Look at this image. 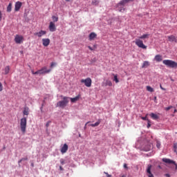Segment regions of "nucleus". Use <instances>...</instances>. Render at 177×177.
Wrapping results in <instances>:
<instances>
[{
    "label": "nucleus",
    "mask_w": 177,
    "mask_h": 177,
    "mask_svg": "<svg viewBox=\"0 0 177 177\" xmlns=\"http://www.w3.org/2000/svg\"><path fill=\"white\" fill-rule=\"evenodd\" d=\"M139 38L140 39H136V45H137V46H138V48H141L142 49H147V46H145L143 44V41H142L140 39H146V38H149V35L148 34L142 35Z\"/></svg>",
    "instance_id": "f257e3e1"
},
{
    "label": "nucleus",
    "mask_w": 177,
    "mask_h": 177,
    "mask_svg": "<svg viewBox=\"0 0 177 177\" xmlns=\"http://www.w3.org/2000/svg\"><path fill=\"white\" fill-rule=\"evenodd\" d=\"M60 97L62 99V100L57 103L56 107H60L61 109H64V107H66L70 102V97L60 95Z\"/></svg>",
    "instance_id": "f03ea898"
},
{
    "label": "nucleus",
    "mask_w": 177,
    "mask_h": 177,
    "mask_svg": "<svg viewBox=\"0 0 177 177\" xmlns=\"http://www.w3.org/2000/svg\"><path fill=\"white\" fill-rule=\"evenodd\" d=\"M163 64L170 68H177V62L171 59H165L162 61Z\"/></svg>",
    "instance_id": "7ed1b4c3"
},
{
    "label": "nucleus",
    "mask_w": 177,
    "mask_h": 177,
    "mask_svg": "<svg viewBox=\"0 0 177 177\" xmlns=\"http://www.w3.org/2000/svg\"><path fill=\"white\" fill-rule=\"evenodd\" d=\"M20 127L22 133H26V129H27V118H22L20 122Z\"/></svg>",
    "instance_id": "20e7f679"
},
{
    "label": "nucleus",
    "mask_w": 177,
    "mask_h": 177,
    "mask_svg": "<svg viewBox=\"0 0 177 177\" xmlns=\"http://www.w3.org/2000/svg\"><path fill=\"white\" fill-rule=\"evenodd\" d=\"M82 84H84L85 86L87 88H91L92 86V79L91 77H87L86 79H82L80 80Z\"/></svg>",
    "instance_id": "39448f33"
},
{
    "label": "nucleus",
    "mask_w": 177,
    "mask_h": 177,
    "mask_svg": "<svg viewBox=\"0 0 177 177\" xmlns=\"http://www.w3.org/2000/svg\"><path fill=\"white\" fill-rule=\"evenodd\" d=\"M151 168H153V165H148L146 169V174L148 177H154V175L151 172Z\"/></svg>",
    "instance_id": "423d86ee"
},
{
    "label": "nucleus",
    "mask_w": 177,
    "mask_h": 177,
    "mask_svg": "<svg viewBox=\"0 0 177 177\" xmlns=\"http://www.w3.org/2000/svg\"><path fill=\"white\" fill-rule=\"evenodd\" d=\"M162 160L163 161V162H165L166 164H174L176 167L175 169H176V171H177V164H176V162H175V161H174L171 159L166 158H163L162 159Z\"/></svg>",
    "instance_id": "0eeeda50"
},
{
    "label": "nucleus",
    "mask_w": 177,
    "mask_h": 177,
    "mask_svg": "<svg viewBox=\"0 0 177 177\" xmlns=\"http://www.w3.org/2000/svg\"><path fill=\"white\" fill-rule=\"evenodd\" d=\"M40 75H43V74H49V73H50V71H52V70L50 69H48V68L46 66H44L43 68H41L40 70Z\"/></svg>",
    "instance_id": "6e6552de"
},
{
    "label": "nucleus",
    "mask_w": 177,
    "mask_h": 177,
    "mask_svg": "<svg viewBox=\"0 0 177 177\" xmlns=\"http://www.w3.org/2000/svg\"><path fill=\"white\" fill-rule=\"evenodd\" d=\"M153 149V144L150 142H147L144 147V151H150Z\"/></svg>",
    "instance_id": "1a4fd4ad"
},
{
    "label": "nucleus",
    "mask_w": 177,
    "mask_h": 177,
    "mask_svg": "<svg viewBox=\"0 0 177 177\" xmlns=\"http://www.w3.org/2000/svg\"><path fill=\"white\" fill-rule=\"evenodd\" d=\"M15 41L16 44H21V42H23V36L17 35L15 36Z\"/></svg>",
    "instance_id": "9d476101"
},
{
    "label": "nucleus",
    "mask_w": 177,
    "mask_h": 177,
    "mask_svg": "<svg viewBox=\"0 0 177 177\" xmlns=\"http://www.w3.org/2000/svg\"><path fill=\"white\" fill-rule=\"evenodd\" d=\"M48 28L51 32L56 31V26L55 25V23L52 22V21L50 22Z\"/></svg>",
    "instance_id": "9b49d317"
},
{
    "label": "nucleus",
    "mask_w": 177,
    "mask_h": 177,
    "mask_svg": "<svg viewBox=\"0 0 177 177\" xmlns=\"http://www.w3.org/2000/svg\"><path fill=\"white\" fill-rule=\"evenodd\" d=\"M134 0H122L118 4V6L121 5L122 6H124L126 3H129V2H133Z\"/></svg>",
    "instance_id": "f8f14e48"
},
{
    "label": "nucleus",
    "mask_w": 177,
    "mask_h": 177,
    "mask_svg": "<svg viewBox=\"0 0 177 177\" xmlns=\"http://www.w3.org/2000/svg\"><path fill=\"white\" fill-rule=\"evenodd\" d=\"M21 2L17 1L15 3V12H19L20 10V8H21Z\"/></svg>",
    "instance_id": "ddd939ff"
},
{
    "label": "nucleus",
    "mask_w": 177,
    "mask_h": 177,
    "mask_svg": "<svg viewBox=\"0 0 177 177\" xmlns=\"http://www.w3.org/2000/svg\"><path fill=\"white\" fill-rule=\"evenodd\" d=\"M67 150H68V145H67V144H64L61 148V153L64 154V153H67Z\"/></svg>",
    "instance_id": "4468645a"
},
{
    "label": "nucleus",
    "mask_w": 177,
    "mask_h": 177,
    "mask_svg": "<svg viewBox=\"0 0 177 177\" xmlns=\"http://www.w3.org/2000/svg\"><path fill=\"white\" fill-rule=\"evenodd\" d=\"M43 46H49L50 44V39H42Z\"/></svg>",
    "instance_id": "2eb2a0df"
},
{
    "label": "nucleus",
    "mask_w": 177,
    "mask_h": 177,
    "mask_svg": "<svg viewBox=\"0 0 177 177\" xmlns=\"http://www.w3.org/2000/svg\"><path fill=\"white\" fill-rule=\"evenodd\" d=\"M46 35V31L45 30H40L39 32L35 33V35H37V37H39V38H41V37H42L43 35Z\"/></svg>",
    "instance_id": "dca6fc26"
},
{
    "label": "nucleus",
    "mask_w": 177,
    "mask_h": 177,
    "mask_svg": "<svg viewBox=\"0 0 177 177\" xmlns=\"http://www.w3.org/2000/svg\"><path fill=\"white\" fill-rule=\"evenodd\" d=\"M96 37H97V35H96V33L95 32H91L89 36H88V38H89V41H93V39H95V38H96Z\"/></svg>",
    "instance_id": "f3484780"
},
{
    "label": "nucleus",
    "mask_w": 177,
    "mask_h": 177,
    "mask_svg": "<svg viewBox=\"0 0 177 177\" xmlns=\"http://www.w3.org/2000/svg\"><path fill=\"white\" fill-rule=\"evenodd\" d=\"M168 39L170 42H176V37L174 35L168 36Z\"/></svg>",
    "instance_id": "a211bd4d"
},
{
    "label": "nucleus",
    "mask_w": 177,
    "mask_h": 177,
    "mask_svg": "<svg viewBox=\"0 0 177 177\" xmlns=\"http://www.w3.org/2000/svg\"><path fill=\"white\" fill-rule=\"evenodd\" d=\"M149 66H150V62L149 61H145L142 65V68H147Z\"/></svg>",
    "instance_id": "6ab92c4d"
},
{
    "label": "nucleus",
    "mask_w": 177,
    "mask_h": 177,
    "mask_svg": "<svg viewBox=\"0 0 177 177\" xmlns=\"http://www.w3.org/2000/svg\"><path fill=\"white\" fill-rule=\"evenodd\" d=\"M69 100H71V102L72 103H75V102H77V100H80V95L76 96L75 97L73 98H70Z\"/></svg>",
    "instance_id": "aec40b11"
},
{
    "label": "nucleus",
    "mask_w": 177,
    "mask_h": 177,
    "mask_svg": "<svg viewBox=\"0 0 177 177\" xmlns=\"http://www.w3.org/2000/svg\"><path fill=\"white\" fill-rule=\"evenodd\" d=\"M150 117L151 118H152V120H158V116L157 114L154 113H150Z\"/></svg>",
    "instance_id": "412c9836"
},
{
    "label": "nucleus",
    "mask_w": 177,
    "mask_h": 177,
    "mask_svg": "<svg viewBox=\"0 0 177 177\" xmlns=\"http://www.w3.org/2000/svg\"><path fill=\"white\" fill-rule=\"evenodd\" d=\"M155 60L156 62H162V57L160 55H157L155 56Z\"/></svg>",
    "instance_id": "4be33fe9"
},
{
    "label": "nucleus",
    "mask_w": 177,
    "mask_h": 177,
    "mask_svg": "<svg viewBox=\"0 0 177 177\" xmlns=\"http://www.w3.org/2000/svg\"><path fill=\"white\" fill-rule=\"evenodd\" d=\"M105 86H113V82L111 80H106Z\"/></svg>",
    "instance_id": "5701e85b"
},
{
    "label": "nucleus",
    "mask_w": 177,
    "mask_h": 177,
    "mask_svg": "<svg viewBox=\"0 0 177 177\" xmlns=\"http://www.w3.org/2000/svg\"><path fill=\"white\" fill-rule=\"evenodd\" d=\"M4 71H5L4 73L5 75H7L9 71H10V66H6V68H4Z\"/></svg>",
    "instance_id": "b1692460"
},
{
    "label": "nucleus",
    "mask_w": 177,
    "mask_h": 177,
    "mask_svg": "<svg viewBox=\"0 0 177 177\" xmlns=\"http://www.w3.org/2000/svg\"><path fill=\"white\" fill-rule=\"evenodd\" d=\"M113 81L115 82V84H118V82H120V80H118V75H114V74H113Z\"/></svg>",
    "instance_id": "393cba45"
},
{
    "label": "nucleus",
    "mask_w": 177,
    "mask_h": 177,
    "mask_svg": "<svg viewBox=\"0 0 177 177\" xmlns=\"http://www.w3.org/2000/svg\"><path fill=\"white\" fill-rule=\"evenodd\" d=\"M100 122H101L100 120H98L97 122H96L95 124H91V127H99V125H100Z\"/></svg>",
    "instance_id": "a878e982"
},
{
    "label": "nucleus",
    "mask_w": 177,
    "mask_h": 177,
    "mask_svg": "<svg viewBox=\"0 0 177 177\" xmlns=\"http://www.w3.org/2000/svg\"><path fill=\"white\" fill-rule=\"evenodd\" d=\"M7 12L10 13L12 12V3H10L7 7Z\"/></svg>",
    "instance_id": "bb28decb"
},
{
    "label": "nucleus",
    "mask_w": 177,
    "mask_h": 177,
    "mask_svg": "<svg viewBox=\"0 0 177 177\" xmlns=\"http://www.w3.org/2000/svg\"><path fill=\"white\" fill-rule=\"evenodd\" d=\"M147 91H148V92H154V88H153L151 86H147Z\"/></svg>",
    "instance_id": "cd10ccee"
},
{
    "label": "nucleus",
    "mask_w": 177,
    "mask_h": 177,
    "mask_svg": "<svg viewBox=\"0 0 177 177\" xmlns=\"http://www.w3.org/2000/svg\"><path fill=\"white\" fill-rule=\"evenodd\" d=\"M24 115H28V108L24 109Z\"/></svg>",
    "instance_id": "c85d7f7f"
},
{
    "label": "nucleus",
    "mask_w": 177,
    "mask_h": 177,
    "mask_svg": "<svg viewBox=\"0 0 177 177\" xmlns=\"http://www.w3.org/2000/svg\"><path fill=\"white\" fill-rule=\"evenodd\" d=\"M92 5H99V1L97 0H93L92 2H91Z\"/></svg>",
    "instance_id": "c756f323"
},
{
    "label": "nucleus",
    "mask_w": 177,
    "mask_h": 177,
    "mask_svg": "<svg viewBox=\"0 0 177 177\" xmlns=\"http://www.w3.org/2000/svg\"><path fill=\"white\" fill-rule=\"evenodd\" d=\"M52 19H53L54 22L59 21V17H57L56 16H53Z\"/></svg>",
    "instance_id": "7c9ffc66"
},
{
    "label": "nucleus",
    "mask_w": 177,
    "mask_h": 177,
    "mask_svg": "<svg viewBox=\"0 0 177 177\" xmlns=\"http://www.w3.org/2000/svg\"><path fill=\"white\" fill-rule=\"evenodd\" d=\"M156 147L158 149H160L161 147V142H160L159 141L156 142Z\"/></svg>",
    "instance_id": "2f4dec72"
},
{
    "label": "nucleus",
    "mask_w": 177,
    "mask_h": 177,
    "mask_svg": "<svg viewBox=\"0 0 177 177\" xmlns=\"http://www.w3.org/2000/svg\"><path fill=\"white\" fill-rule=\"evenodd\" d=\"M147 115H149V114H147L145 117H141V119L143 120L144 121H147V120H149L147 118Z\"/></svg>",
    "instance_id": "473e14b6"
},
{
    "label": "nucleus",
    "mask_w": 177,
    "mask_h": 177,
    "mask_svg": "<svg viewBox=\"0 0 177 177\" xmlns=\"http://www.w3.org/2000/svg\"><path fill=\"white\" fill-rule=\"evenodd\" d=\"M150 123V120H147V128H150L151 127V124Z\"/></svg>",
    "instance_id": "72a5a7b5"
},
{
    "label": "nucleus",
    "mask_w": 177,
    "mask_h": 177,
    "mask_svg": "<svg viewBox=\"0 0 177 177\" xmlns=\"http://www.w3.org/2000/svg\"><path fill=\"white\" fill-rule=\"evenodd\" d=\"M3 91V85H2V83L0 82V92H2Z\"/></svg>",
    "instance_id": "f704fd0d"
},
{
    "label": "nucleus",
    "mask_w": 177,
    "mask_h": 177,
    "mask_svg": "<svg viewBox=\"0 0 177 177\" xmlns=\"http://www.w3.org/2000/svg\"><path fill=\"white\" fill-rule=\"evenodd\" d=\"M54 66H56V62H52L50 64L51 68H53Z\"/></svg>",
    "instance_id": "c9c22d12"
},
{
    "label": "nucleus",
    "mask_w": 177,
    "mask_h": 177,
    "mask_svg": "<svg viewBox=\"0 0 177 177\" xmlns=\"http://www.w3.org/2000/svg\"><path fill=\"white\" fill-rule=\"evenodd\" d=\"M174 147L175 149V151H176V149H177V143H174Z\"/></svg>",
    "instance_id": "e433bc0d"
},
{
    "label": "nucleus",
    "mask_w": 177,
    "mask_h": 177,
    "mask_svg": "<svg viewBox=\"0 0 177 177\" xmlns=\"http://www.w3.org/2000/svg\"><path fill=\"white\" fill-rule=\"evenodd\" d=\"M104 174H105V175H106V177H111V175L109 174V173L104 171Z\"/></svg>",
    "instance_id": "4c0bfd02"
},
{
    "label": "nucleus",
    "mask_w": 177,
    "mask_h": 177,
    "mask_svg": "<svg viewBox=\"0 0 177 177\" xmlns=\"http://www.w3.org/2000/svg\"><path fill=\"white\" fill-rule=\"evenodd\" d=\"M38 74H41V72H40L39 70L36 71V72H35V73H34V75H38Z\"/></svg>",
    "instance_id": "58836bf2"
},
{
    "label": "nucleus",
    "mask_w": 177,
    "mask_h": 177,
    "mask_svg": "<svg viewBox=\"0 0 177 177\" xmlns=\"http://www.w3.org/2000/svg\"><path fill=\"white\" fill-rule=\"evenodd\" d=\"M60 162H61L62 165H64V160L61 159Z\"/></svg>",
    "instance_id": "ea45409f"
},
{
    "label": "nucleus",
    "mask_w": 177,
    "mask_h": 177,
    "mask_svg": "<svg viewBox=\"0 0 177 177\" xmlns=\"http://www.w3.org/2000/svg\"><path fill=\"white\" fill-rule=\"evenodd\" d=\"M125 11V8H122L119 10V12H124Z\"/></svg>",
    "instance_id": "a19ab883"
},
{
    "label": "nucleus",
    "mask_w": 177,
    "mask_h": 177,
    "mask_svg": "<svg viewBox=\"0 0 177 177\" xmlns=\"http://www.w3.org/2000/svg\"><path fill=\"white\" fill-rule=\"evenodd\" d=\"M2 21V12L0 10V21Z\"/></svg>",
    "instance_id": "79ce46f5"
},
{
    "label": "nucleus",
    "mask_w": 177,
    "mask_h": 177,
    "mask_svg": "<svg viewBox=\"0 0 177 177\" xmlns=\"http://www.w3.org/2000/svg\"><path fill=\"white\" fill-rule=\"evenodd\" d=\"M22 161H27V160H28V158L26 157V158H21Z\"/></svg>",
    "instance_id": "37998d69"
},
{
    "label": "nucleus",
    "mask_w": 177,
    "mask_h": 177,
    "mask_svg": "<svg viewBox=\"0 0 177 177\" xmlns=\"http://www.w3.org/2000/svg\"><path fill=\"white\" fill-rule=\"evenodd\" d=\"M124 168H125L126 169H128V165H127V163L124 164Z\"/></svg>",
    "instance_id": "c03bdc74"
},
{
    "label": "nucleus",
    "mask_w": 177,
    "mask_h": 177,
    "mask_svg": "<svg viewBox=\"0 0 177 177\" xmlns=\"http://www.w3.org/2000/svg\"><path fill=\"white\" fill-rule=\"evenodd\" d=\"M160 88L162 89V91H165V88H164L161 84L160 85Z\"/></svg>",
    "instance_id": "a18cd8bd"
},
{
    "label": "nucleus",
    "mask_w": 177,
    "mask_h": 177,
    "mask_svg": "<svg viewBox=\"0 0 177 177\" xmlns=\"http://www.w3.org/2000/svg\"><path fill=\"white\" fill-rule=\"evenodd\" d=\"M171 108L172 106H168L167 108H166L167 111H168L169 110H171Z\"/></svg>",
    "instance_id": "49530a36"
},
{
    "label": "nucleus",
    "mask_w": 177,
    "mask_h": 177,
    "mask_svg": "<svg viewBox=\"0 0 177 177\" xmlns=\"http://www.w3.org/2000/svg\"><path fill=\"white\" fill-rule=\"evenodd\" d=\"M120 177H127V174H120Z\"/></svg>",
    "instance_id": "de8ad7c7"
},
{
    "label": "nucleus",
    "mask_w": 177,
    "mask_h": 177,
    "mask_svg": "<svg viewBox=\"0 0 177 177\" xmlns=\"http://www.w3.org/2000/svg\"><path fill=\"white\" fill-rule=\"evenodd\" d=\"M165 176H166V177H171V175L169 174H165Z\"/></svg>",
    "instance_id": "09e8293b"
},
{
    "label": "nucleus",
    "mask_w": 177,
    "mask_h": 177,
    "mask_svg": "<svg viewBox=\"0 0 177 177\" xmlns=\"http://www.w3.org/2000/svg\"><path fill=\"white\" fill-rule=\"evenodd\" d=\"M88 49H89L90 50H93V48L92 47H91L90 46H88Z\"/></svg>",
    "instance_id": "8fccbe9b"
},
{
    "label": "nucleus",
    "mask_w": 177,
    "mask_h": 177,
    "mask_svg": "<svg viewBox=\"0 0 177 177\" xmlns=\"http://www.w3.org/2000/svg\"><path fill=\"white\" fill-rule=\"evenodd\" d=\"M93 48H94V49H96V48H97V45L95 44V45L93 46Z\"/></svg>",
    "instance_id": "3c124183"
},
{
    "label": "nucleus",
    "mask_w": 177,
    "mask_h": 177,
    "mask_svg": "<svg viewBox=\"0 0 177 177\" xmlns=\"http://www.w3.org/2000/svg\"><path fill=\"white\" fill-rule=\"evenodd\" d=\"M46 127L48 128V127H49V122H48L46 124Z\"/></svg>",
    "instance_id": "603ef678"
},
{
    "label": "nucleus",
    "mask_w": 177,
    "mask_h": 177,
    "mask_svg": "<svg viewBox=\"0 0 177 177\" xmlns=\"http://www.w3.org/2000/svg\"><path fill=\"white\" fill-rule=\"evenodd\" d=\"M60 171H63V167L62 166L59 167Z\"/></svg>",
    "instance_id": "864d4df0"
},
{
    "label": "nucleus",
    "mask_w": 177,
    "mask_h": 177,
    "mask_svg": "<svg viewBox=\"0 0 177 177\" xmlns=\"http://www.w3.org/2000/svg\"><path fill=\"white\" fill-rule=\"evenodd\" d=\"M22 161H23V160H22V159L19 160V162H19V164H20V162H21Z\"/></svg>",
    "instance_id": "5fc2aeb1"
},
{
    "label": "nucleus",
    "mask_w": 177,
    "mask_h": 177,
    "mask_svg": "<svg viewBox=\"0 0 177 177\" xmlns=\"http://www.w3.org/2000/svg\"><path fill=\"white\" fill-rule=\"evenodd\" d=\"M154 100H155V101L157 100V97H154Z\"/></svg>",
    "instance_id": "6e6d98bb"
},
{
    "label": "nucleus",
    "mask_w": 177,
    "mask_h": 177,
    "mask_svg": "<svg viewBox=\"0 0 177 177\" xmlns=\"http://www.w3.org/2000/svg\"><path fill=\"white\" fill-rule=\"evenodd\" d=\"M88 124V122L87 123H86V124H85V127H84V129L86 128V125Z\"/></svg>",
    "instance_id": "4d7b16f0"
},
{
    "label": "nucleus",
    "mask_w": 177,
    "mask_h": 177,
    "mask_svg": "<svg viewBox=\"0 0 177 177\" xmlns=\"http://www.w3.org/2000/svg\"><path fill=\"white\" fill-rule=\"evenodd\" d=\"M35 72H34V71H32V74H35Z\"/></svg>",
    "instance_id": "13d9d810"
},
{
    "label": "nucleus",
    "mask_w": 177,
    "mask_h": 177,
    "mask_svg": "<svg viewBox=\"0 0 177 177\" xmlns=\"http://www.w3.org/2000/svg\"><path fill=\"white\" fill-rule=\"evenodd\" d=\"M176 111H177L176 109H175V110H174V113H176Z\"/></svg>",
    "instance_id": "bf43d9fd"
},
{
    "label": "nucleus",
    "mask_w": 177,
    "mask_h": 177,
    "mask_svg": "<svg viewBox=\"0 0 177 177\" xmlns=\"http://www.w3.org/2000/svg\"><path fill=\"white\" fill-rule=\"evenodd\" d=\"M32 167H34V164H32Z\"/></svg>",
    "instance_id": "052dcab7"
},
{
    "label": "nucleus",
    "mask_w": 177,
    "mask_h": 177,
    "mask_svg": "<svg viewBox=\"0 0 177 177\" xmlns=\"http://www.w3.org/2000/svg\"><path fill=\"white\" fill-rule=\"evenodd\" d=\"M66 1H70V0H66Z\"/></svg>",
    "instance_id": "680f3d73"
}]
</instances>
